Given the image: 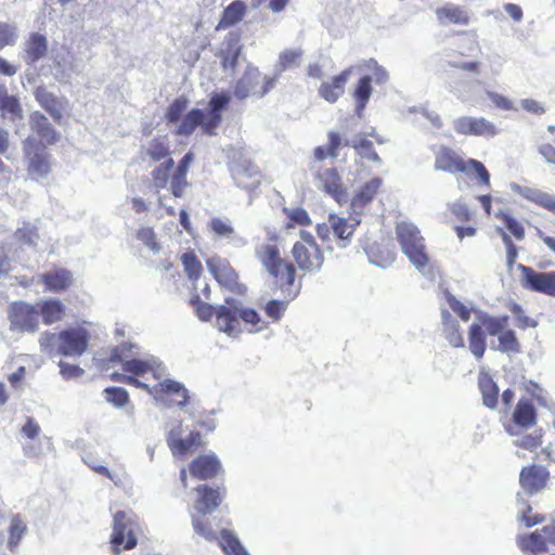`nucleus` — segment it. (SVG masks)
Wrapping results in <instances>:
<instances>
[{
  "label": "nucleus",
  "instance_id": "obj_29",
  "mask_svg": "<svg viewBox=\"0 0 555 555\" xmlns=\"http://www.w3.org/2000/svg\"><path fill=\"white\" fill-rule=\"evenodd\" d=\"M513 421L518 427L531 428L537 423L534 406L528 400H519L513 413Z\"/></svg>",
  "mask_w": 555,
  "mask_h": 555
},
{
  "label": "nucleus",
  "instance_id": "obj_64",
  "mask_svg": "<svg viewBox=\"0 0 555 555\" xmlns=\"http://www.w3.org/2000/svg\"><path fill=\"white\" fill-rule=\"evenodd\" d=\"M186 186V175L175 171L170 181V189L172 195L175 197H182Z\"/></svg>",
  "mask_w": 555,
  "mask_h": 555
},
{
  "label": "nucleus",
  "instance_id": "obj_56",
  "mask_svg": "<svg viewBox=\"0 0 555 555\" xmlns=\"http://www.w3.org/2000/svg\"><path fill=\"white\" fill-rule=\"evenodd\" d=\"M191 305L195 308L197 317L203 321L209 320L214 314L216 315V308L218 306L203 302L198 295L191 298Z\"/></svg>",
  "mask_w": 555,
  "mask_h": 555
},
{
  "label": "nucleus",
  "instance_id": "obj_22",
  "mask_svg": "<svg viewBox=\"0 0 555 555\" xmlns=\"http://www.w3.org/2000/svg\"><path fill=\"white\" fill-rule=\"evenodd\" d=\"M30 128L36 132L40 139L47 144H54L60 140V132L56 131L49 119L40 112H34L30 115Z\"/></svg>",
  "mask_w": 555,
  "mask_h": 555
},
{
  "label": "nucleus",
  "instance_id": "obj_12",
  "mask_svg": "<svg viewBox=\"0 0 555 555\" xmlns=\"http://www.w3.org/2000/svg\"><path fill=\"white\" fill-rule=\"evenodd\" d=\"M210 273L218 283L229 291L244 295L247 287L238 282V275L225 259L212 258L207 261Z\"/></svg>",
  "mask_w": 555,
  "mask_h": 555
},
{
  "label": "nucleus",
  "instance_id": "obj_6",
  "mask_svg": "<svg viewBox=\"0 0 555 555\" xmlns=\"http://www.w3.org/2000/svg\"><path fill=\"white\" fill-rule=\"evenodd\" d=\"M27 175L36 182L46 180L51 172V155L46 147L38 143L34 137H28L22 144Z\"/></svg>",
  "mask_w": 555,
  "mask_h": 555
},
{
  "label": "nucleus",
  "instance_id": "obj_46",
  "mask_svg": "<svg viewBox=\"0 0 555 555\" xmlns=\"http://www.w3.org/2000/svg\"><path fill=\"white\" fill-rule=\"evenodd\" d=\"M241 54L237 37H229L228 49L223 52L222 66L224 69H234Z\"/></svg>",
  "mask_w": 555,
  "mask_h": 555
},
{
  "label": "nucleus",
  "instance_id": "obj_59",
  "mask_svg": "<svg viewBox=\"0 0 555 555\" xmlns=\"http://www.w3.org/2000/svg\"><path fill=\"white\" fill-rule=\"evenodd\" d=\"M230 94L228 92L214 93L208 102V111L221 114L230 103Z\"/></svg>",
  "mask_w": 555,
  "mask_h": 555
},
{
  "label": "nucleus",
  "instance_id": "obj_57",
  "mask_svg": "<svg viewBox=\"0 0 555 555\" xmlns=\"http://www.w3.org/2000/svg\"><path fill=\"white\" fill-rule=\"evenodd\" d=\"M517 505L519 509V518L526 524L527 527H532L534 525L541 524L544 520V517L541 515H535L533 518L527 515V513L531 511V507L524 499L520 498L519 494L517 496Z\"/></svg>",
  "mask_w": 555,
  "mask_h": 555
},
{
  "label": "nucleus",
  "instance_id": "obj_9",
  "mask_svg": "<svg viewBox=\"0 0 555 555\" xmlns=\"http://www.w3.org/2000/svg\"><path fill=\"white\" fill-rule=\"evenodd\" d=\"M10 330L15 333H35L39 328L37 305L26 301L13 302L8 310Z\"/></svg>",
  "mask_w": 555,
  "mask_h": 555
},
{
  "label": "nucleus",
  "instance_id": "obj_36",
  "mask_svg": "<svg viewBox=\"0 0 555 555\" xmlns=\"http://www.w3.org/2000/svg\"><path fill=\"white\" fill-rule=\"evenodd\" d=\"M0 111L10 115L12 121L23 118L18 99L15 95H10L4 85H0Z\"/></svg>",
  "mask_w": 555,
  "mask_h": 555
},
{
  "label": "nucleus",
  "instance_id": "obj_1",
  "mask_svg": "<svg viewBox=\"0 0 555 555\" xmlns=\"http://www.w3.org/2000/svg\"><path fill=\"white\" fill-rule=\"evenodd\" d=\"M240 320L251 326L249 332L255 333L263 331L268 325L255 309L245 307L237 298L227 297L224 304L216 308V327L220 332L238 336L242 333Z\"/></svg>",
  "mask_w": 555,
  "mask_h": 555
},
{
  "label": "nucleus",
  "instance_id": "obj_53",
  "mask_svg": "<svg viewBox=\"0 0 555 555\" xmlns=\"http://www.w3.org/2000/svg\"><path fill=\"white\" fill-rule=\"evenodd\" d=\"M188 106V100L184 96L177 98L167 108L166 118L168 122H177Z\"/></svg>",
  "mask_w": 555,
  "mask_h": 555
},
{
  "label": "nucleus",
  "instance_id": "obj_39",
  "mask_svg": "<svg viewBox=\"0 0 555 555\" xmlns=\"http://www.w3.org/2000/svg\"><path fill=\"white\" fill-rule=\"evenodd\" d=\"M491 348L502 353H517L520 351V344L516 333L506 327L498 335V345L492 344Z\"/></svg>",
  "mask_w": 555,
  "mask_h": 555
},
{
  "label": "nucleus",
  "instance_id": "obj_18",
  "mask_svg": "<svg viewBox=\"0 0 555 555\" xmlns=\"http://www.w3.org/2000/svg\"><path fill=\"white\" fill-rule=\"evenodd\" d=\"M546 469L537 465L524 467L519 476V482L522 489L529 494H534L543 489L546 483Z\"/></svg>",
  "mask_w": 555,
  "mask_h": 555
},
{
  "label": "nucleus",
  "instance_id": "obj_55",
  "mask_svg": "<svg viewBox=\"0 0 555 555\" xmlns=\"http://www.w3.org/2000/svg\"><path fill=\"white\" fill-rule=\"evenodd\" d=\"M284 300H278V299H271L266 306H264V312L266 314L271 318L274 321H278L283 315L284 311L286 310L288 301L292 299H288L285 294H283Z\"/></svg>",
  "mask_w": 555,
  "mask_h": 555
},
{
  "label": "nucleus",
  "instance_id": "obj_35",
  "mask_svg": "<svg viewBox=\"0 0 555 555\" xmlns=\"http://www.w3.org/2000/svg\"><path fill=\"white\" fill-rule=\"evenodd\" d=\"M372 77L371 76H363L358 81V85L354 89L353 96L356 99L357 105H356V113L358 117H362V113L372 95L373 89H372Z\"/></svg>",
  "mask_w": 555,
  "mask_h": 555
},
{
  "label": "nucleus",
  "instance_id": "obj_40",
  "mask_svg": "<svg viewBox=\"0 0 555 555\" xmlns=\"http://www.w3.org/2000/svg\"><path fill=\"white\" fill-rule=\"evenodd\" d=\"M469 350L476 359H481L486 350V337L482 327L473 323L468 331Z\"/></svg>",
  "mask_w": 555,
  "mask_h": 555
},
{
  "label": "nucleus",
  "instance_id": "obj_34",
  "mask_svg": "<svg viewBox=\"0 0 555 555\" xmlns=\"http://www.w3.org/2000/svg\"><path fill=\"white\" fill-rule=\"evenodd\" d=\"M478 386L482 396L483 404L489 409H495L499 399V387L488 375H480Z\"/></svg>",
  "mask_w": 555,
  "mask_h": 555
},
{
  "label": "nucleus",
  "instance_id": "obj_2",
  "mask_svg": "<svg viewBox=\"0 0 555 555\" xmlns=\"http://www.w3.org/2000/svg\"><path fill=\"white\" fill-rule=\"evenodd\" d=\"M255 256L264 270L276 279L282 294L288 299H294L299 294L300 284L295 285V268L281 257L278 246L262 244L256 247Z\"/></svg>",
  "mask_w": 555,
  "mask_h": 555
},
{
  "label": "nucleus",
  "instance_id": "obj_62",
  "mask_svg": "<svg viewBox=\"0 0 555 555\" xmlns=\"http://www.w3.org/2000/svg\"><path fill=\"white\" fill-rule=\"evenodd\" d=\"M201 517L202 516L198 514H195V513L192 514V524H193L195 532L208 541L219 540V537L217 535V533L214 530H211L210 528H207L203 524Z\"/></svg>",
  "mask_w": 555,
  "mask_h": 555
},
{
  "label": "nucleus",
  "instance_id": "obj_15",
  "mask_svg": "<svg viewBox=\"0 0 555 555\" xmlns=\"http://www.w3.org/2000/svg\"><path fill=\"white\" fill-rule=\"evenodd\" d=\"M198 498L195 501V514L205 516L216 509L223 498V492L220 488H211L207 485H201L196 488Z\"/></svg>",
  "mask_w": 555,
  "mask_h": 555
},
{
  "label": "nucleus",
  "instance_id": "obj_37",
  "mask_svg": "<svg viewBox=\"0 0 555 555\" xmlns=\"http://www.w3.org/2000/svg\"><path fill=\"white\" fill-rule=\"evenodd\" d=\"M345 145H351L362 158H366L378 165L382 164L380 157L374 151L373 143L363 138L362 134L356 135L351 141L346 140Z\"/></svg>",
  "mask_w": 555,
  "mask_h": 555
},
{
  "label": "nucleus",
  "instance_id": "obj_52",
  "mask_svg": "<svg viewBox=\"0 0 555 555\" xmlns=\"http://www.w3.org/2000/svg\"><path fill=\"white\" fill-rule=\"evenodd\" d=\"M39 345L40 350L50 356H56L57 353V345H59V338L57 334L44 332L39 337Z\"/></svg>",
  "mask_w": 555,
  "mask_h": 555
},
{
  "label": "nucleus",
  "instance_id": "obj_14",
  "mask_svg": "<svg viewBox=\"0 0 555 555\" xmlns=\"http://www.w3.org/2000/svg\"><path fill=\"white\" fill-rule=\"evenodd\" d=\"M292 255L298 268L304 272H314L322 268L324 257L320 247L294 245Z\"/></svg>",
  "mask_w": 555,
  "mask_h": 555
},
{
  "label": "nucleus",
  "instance_id": "obj_28",
  "mask_svg": "<svg viewBox=\"0 0 555 555\" xmlns=\"http://www.w3.org/2000/svg\"><path fill=\"white\" fill-rule=\"evenodd\" d=\"M48 51V39L39 33L30 34L25 42V53L27 63H36L42 59Z\"/></svg>",
  "mask_w": 555,
  "mask_h": 555
},
{
  "label": "nucleus",
  "instance_id": "obj_51",
  "mask_svg": "<svg viewBox=\"0 0 555 555\" xmlns=\"http://www.w3.org/2000/svg\"><path fill=\"white\" fill-rule=\"evenodd\" d=\"M105 399L107 402L117 408L126 405L129 401V395L125 388L121 387H107L105 390Z\"/></svg>",
  "mask_w": 555,
  "mask_h": 555
},
{
  "label": "nucleus",
  "instance_id": "obj_32",
  "mask_svg": "<svg viewBox=\"0 0 555 555\" xmlns=\"http://www.w3.org/2000/svg\"><path fill=\"white\" fill-rule=\"evenodd\" d=\"M73 275L66 269H59L41 275L47 289L51 292H61L66 289L72 283Z\"/></svg>",
  "mask_w": 555,
  "mask_h": 555
},
{
  "label": "nucleus",
  "instance_id": "obj_25",
  "mask_svg": "<svg viewBox=\"0 0 555 555\" xmlns=\"http://www.w3.org/2000/svg\"><path fill=\"white\" fill-rule=\"evenodd\" d=\"M437 20L441 25L456 24L468 25L470 20L467 11L460 5L447 3L436 10Z\"/></svg>",
  "mask_w": 555,
  "mask_h": 555
},
{
  "label": "nucleus",
  "instance_id": "obj_41",
  "mask_svg": "<svg viewBox=\"0 0 555 555\" xmlns=\"http://www.w3.org/2000/svg\"><path fill=\"white\" fill-rule=\"evenodd\" d=\"M27 532V525L20 515H13L11 517V524L9 527V539L8 548L14 552L20 545L23 537Z\"/></svg>",
  "mask_w": 555,
  "mask_h": 555
},
{
  "label": "nucleus",
  "instance_id": "obj_44",
  "mask_svg": "<svg viewBox=\"0 0 555 555\" xmlns=\"http://www.w3.org/2000/svg\"><path fill=\"white\" fill-rule=\"evenodd\" d=\"M519 546L525 552H531L534 554L546 552V541L542 534L538 531L532 532L529 535L519 539Z\"/></svg>",
  "mask_w": 555,
  "mask_h": 555
},
{
  "label": "nucleus",
  "instance_id": "obj_58",
  "mask_svg": "<svg viewBox=\"0 0 555 555\" xmlns=\"http://www.w3.org/2000/svg\"><path fill=\"white\" fill-rule=\"evenodd\" d=\"M221 119V114L210 111H207V113L204 112L203 122L201 124L203 132L208 135H215L216 129L219 127Z\"/></svg>",
  "mask_w": 555,
  "mask_h": 555
},
{
  "label": "nucleus",
  "instance_id": "obj_7",
  "mask_svg": "<svg viewBox=\"0 0 555 555\" xmlns=\"http://www.w3.org/2000/svg\"><path fill=\"white\" fill-rule=\"evenodd\" d=\"M275 80L276 76L262 77L257 67L248 65L243 77L234 87V95L238 100H244L249 95H257L261 98L274 87Z\"/></svg>",
  "mask_w": 555,
  "mask_h": 555
},
{
  "label": "nucleus",
  "instance_id": "obj_31",
  "mask_svg": "<svg viewBox=\"0 0 555 555\" xmlns=\"http://www.w3.org/2000/svg\"><path fill=\"white\" fill-rule=\"evenodd\" d=\"M247 7L242 0H234L223 11L217 29H225L236 25L246 14Z\"/></svg>",
  "mask_w": 555,
  "mask_h": 555
},
{
  "label": "nucleus",
  "instance_id": "obj_61",
  "mask_svg": "<svg viewBox=\"0 0 555 555\" xmlns=\"http://www.w3.org/2000/svg\"><path fill=\"white\" fill-rule=\"evenodd\" d=\"M16 238L23 245L35 246L38 241V233L34 227L25 225L15 233Z\"/></svg>",
  "mask_w": 555,
  "mask_h": 555
},
{
  "label": "nucleus",
  "instance_id": "obj_11",
  "mask_svg": "<svg viewBox=\"0 0 555 555\" xmlns=\"http://www.w3.org/2000/svg\"><path fill=\"white\" fill-rule=\"evenodd\" d=\"M57 353L65 357H79L88 348L89 335L85 328H67L57 334Z\"/></svg>",
  "mask_w": 555,
  "mask_h": 555
},
{
  "label": "nucleus",
  "instance_id": "obj_3",
  "mask_svg": "<svg viewBox=\"0 0 555 555\" xmlns=\"http://www.w3.org/2000/svg\"><path fill=\"white\" fill-rule=\"evenodd\" d=\"M434 166L437 171L452 175L462 172L472 180H477L479 185L490 186V173L481 162L473 158L464 160L448 146L441 145L435 152Z\"/></svg>",
  "mask_w": 555,
  "mask_h": 555
},
{
  "label": "nucleus",
  "instance_id": "obj_42",
  "mask_svg": "<svg viewBox=\"0 0 555 555\" xmlns=\"http://www.w3.org/2000/svg\"><path fill=\"white\" fill-rule=\"evenodd\" d=\"M204 111L199 108H192L183 118L179 125L176 134L178 135H190L194 130L203 122Z\"/></svg>",
  "mask_w": 555,
  "mask_h": 555
},
{
  "label": "nucleus",
  "instance_id": "obj_63",
  "mask_svg": "<svg viewBox=\"0 0 555 555\" xmlns=\"http://www.w3.org/2000/svg\"><path fill=\"white\" fill-rule=\"evenodd\" d=\"M284 211L286 216L289 218V220L299 225L311 224V219L309 217L308 211L301 207L284 208Z\"/></svg>",
  "mask_w": 555,
  "mask_h": 555
},
{
  "label": "nucleus",
  "instance_id": "obj_20",
  "mask_svg": "<svg viewBox=\"0 0 555 555\" xmlns=\"http://www.w3.org/2000/svg\"><path fill=\"white\" fill-rule=\"evenodd\" d=\"M328 222L331 224L333 234L339 240V247H346V242L350 241L354 229L360 224V215L351 217V222H348L346 218L331 214L328 216Z\"/></svg>",
  "mask_w": 555,
  "mask_h": 555
},
{
  "label": "nucleus",
  "instance_id": "obj_43",
  "mask_svg": "<svg viewBox=\"0 0 555 555\" xmlns=\"http://www.w3.org/2000/svg\"><path fill=\"white\" fill-rule=\"evenodd\" d=\"M219 544L228 555H248L237 537L231 531L222 530L220 532Z\"/></svg>",
  "mask_w": 555,
  "mask_h": 555
},
{
  "label": "nucleus",
  "instance_id": "obj_26",
  "mask_svg": "<svg viewBox=\"0 0 555 555\" xmlns=\"http://www.w3.org/2000/svg\"><path fill=\"white\" fill-rule=\"evenodd\" d=\"M36 305L46 325L60 322L65 314V305L59 299H43Z\"/></svg>",
  "mask_w": 555,
  "mask_h": 555
},
{
  "label": "nucleus",
  "instance_id": "obj_17",
  "mask_svg": "<svg viewBox=\"0 0 555 555\" xmlns=\"http://www.w3.org/2000/svg\"><path fill=\"white\" fill-rule=\"evenodd\" d=\"M352 67L344 69L331 81H323L319 88V94L328 103H336L345 92V86L352 74Z\"/></svg>",
  "mask_w": 555,
  "mask_h": 555
},
{
  "label": "nucleus",
  "instance_id": "obj_45",
  "mask_svg": "<svg viewBox=\"0 0 555 555\" xmlns=\"http://www.w3.org/2000/svg\"><path fill=\"white\" fill-rule=\"evenodd\" d=\"M175 166V160L172 158H167L163 163H160L153 171L152 178L153 183L156 189L166 188L169 179V175Z\"/></svg>",
  "mask_w": 555,
  "mask_h": 555
},
{
  "label": "nucleus",
  "instance_id": "obj_24",
  "mask_svg": "<svg viewBox=\"0 0 555 555\" xmlns=\"http://www.w3.org/2000/svg\"><path fill=\"white\" fill-rule=\"evenodd\" d=\"M383 180L380 178H373L367 181L351 201V209L353 215H360L363 208L372 202L377 191L379 190Z\"/></svg>",
  "mask_w": 555,
  "mask_h": 555
},
{
  "label": "nucleus",
  "instance_id": "obj_30",
  "mask_svg": "<svg viewBox=\"0 0 555 555\" xmlns=\"http://www.w3.org/2000/svg\"><path fill=\"white\" fill-rule=\"evenodd\" d=\"M477 318L481 325L483 326L487 334L490 336H498L502 333L507 326L509 317L507 314L501 315H491L483 311H477Z\"/></svg>",
  "mask_w": 555,
  "mask_h": 555
},
{
  "label": "nucleus",
  "instance_id": "obj_33",
  "mask_svg": "<svg viewBox=\"0 0 555 555\" xmlns=\"http://www.w3.org/2000/svg\"><path fill=\"white\" fill-rule=\"evenodd\" d=\"M36 100L42 108H44L51 117L59 121L62 118V106L56 96L43 87H38L35 91Z\"/></svg>",
  "mask_w": 555,
  "mask_h": 555
},
{
  "label": "nucleus",
  "instance_id": "obj_16",
  "mask_svg": "<svg viewBox=\"0 0 555 555\" xmlns=\"http://www.w3.org/2000/svg\"><path fill=\"white\" fill-rule=\"evenodd\" d=\"M317 179L318 188L325 191L337 203L347 202V193L341 186L340 177L335 168H327L323 172L318 173Z\"/></svg>",
  "mask_w": 555,
  "mask_h": 555
},
{
  "label": "nucleus",
  "instance_id": "obj_21",
  "mask_svg": "<svg viewBox=\"0 0 555 555\" xmlns=\"http://www.w3.org/2000/svg\"><path fill=\"white\" fill-rule=\"evenodd\" d=\"M509 188L514 193H517L526 199L533 202L555 214V195L543 192L539 189L521 186L517 183H511Z\"/></svg>",
  "mask_w": 555,
  "mask_h": 555
},
{
  "label": "nucleus",
  "instance_id": "obj_19",
  "mask_svg": "<svg viewBox=\"0 0 555 555\" xmlns=\"http://www.w3.org/2000/svg\"><path fill=\"white\" fill-rule=\"evenodd\" d=\"M221 469V463L216 454H206L196 457L190 465L191 474L198 479H211Z\"/></svg>",
  "mask_w": 555,
  "mask_h": 555
},
{
  "label": "nucleus",
  "instance_id": "obj_47",
  "mask_svg": "<svg viewBox=\"0 0 555 555\" xmlns=\"http://www.w3.org/2000/svg\"><path fill=\"white\" fill-rule=\"evenodd\" d=\"M406 112L408 114L414 115V117L412 118L413 124L418 122L417 115L420 114L426 120H428L434 128L440 129L443 126L440 115L435 111H429L425 106H410Z\"/></svg>",
  "mask_w": 555,
  "mask_h": 555
},
{
  "label": "nucleus",
  "instance_id": "obj_23",
  "mask_svg": "<svg viewBox=\"0 0 555 555\" xmlns=\"http://www.w3.org/2000/svg\"><path fill=\"white\" fill-rule=\"evenodd\" d=\"M147 158L153 163L171 158L169 141L166 137L155 138L141 147V159L145 162Z\"/></svg>",
  "mask_w": 555,
  "mask_h": 555
},
{
  "label": "nucleus",
  "instance_id": "obj_38",
  "mask_svg": "<svg viewBox=\"0 0 555 555\" xmlns=\"http://www.w3.org/2000/svg\"><path fill=\"white\" fill-rule=\"evenodd\" d=\"M154 391L155 393L163 392L181 396L182 400L178 402L180 408H184L188 404L189 391L181 383L177 380L165 378L154 386Z\"/></svg>",
  "mask_w": 555,
  "mask_h": 555
},
{
  "label": "nucleus",
  "instance_id": "obj_4",
  "mask_svg": "<svg viewBox=\"0 0 555 555\" xmlns=\"http://www.w3.org/2000/svg\"><path fill=\"white\" fill-rule=\"evenodd\" d=\"M134 349H138V346L132 343L116 346L111 350L107 362L112 364L120 362L125 372L134 375L152 372L155 378L160 379L166 374L165 366L153 356L144 359L131 358L137 354Z\"/></svg>",
  "mask_w": 555,
  "mask_h": 555
},
{
  "label": "nucleus",
  "instance_id": "obj_8",
  "mask_svg": "<svg viewBox=\"0 0 555 555\" xmlns=\"http://www.w3.org/2000/svg\"><path fill=\"white\" fill-rule=\"evenodd\" d=\"M135 522L133 515L118 511L113 517V532L111 535L112 551L119 554L122 550L133 548L138 541L134 535Z\"/></svg>",
  "mask_w": 555,
  "mask_h": 555
},
{
  "label": "nucleus",
  "instance_id": "obj_60",
  "mask_svg": "<svg viewBox=\"0 0 555 555\" xmlns=\"http://www.w3.org/2000/svg\"><path fill=\"white\" fill-rule=\"evenodd\" d=\"M17 34L14 26L0 22V49L13 46L16 42Z\"/></svg>",
  "mask_w": 555,
  "mask_h": 555
},
{
  "label": "nucleus",
  "instance_id": "obj_50",
  "mask_svg": "<svg viewBox=\"0 0 555 555\" xmlns=\"http://www.w3.org/2000/svg\"><path fill=\"white\" fill-rule=\"evenodd\" d=\"M495 217L503 220L505 227L517 240H522L525 237L524 227L507 211L499 210L495 212Z\"/></svg>",
  "mask_w": 555,
  "mask_h": 555
},
{
  "label": "nucleus",
  "instance_id": "obj_54",
  "mask_svg": "<svg viewBox=\"0 0 555 555\" xmlns=\"http://www.w3.org/2000/svg\"><path fill=\"white\" fill-rule=\"evenodd\" d=\"M186 274L191 279H198L202 271V263L193 253H184L181 256Z\"/></svg>",
  "mask_w": 555,
  "mask_h": 555
},
{
  "label": "nucleus",
  "instance_id": "obj_48",
  "mask_svg": "<svg viewBox=\"0 0 555 555\" xmlns=\"http://www.w3.org/2000/svg\"><path fill=\"white\" fill-rule=\"evenodd\" d=\"M183 426L181 422L176 426L172 427L167 436V443L170 447L173 454L176 453H185V447L182 442L183 438Z\"/></svg>",
  "mask_w": 555,
  "mask_h": 555
},
{
  "label": "nucleus",
  "instance_id": "obj_49",
  "mask_svg": "<svg viewBox=\"0 0 555 555\" xmlns=\"http://www.w3.org/2000/svg\"><path fill=\"white\" fill-rule=\"evenodd\" d=\"M135 236L154 254H158L160 251V245L156 241V234L151 227H141L137 231Z\"/></svg>",
  "mask_w": 555,
  "mask_h": 555
},
{
  "label": "nucleus",
  "instance_id": "obj_5",
  "mask_svg": "<svg viewBox=\"0 0 555 555\" xmlns=\"http://www.w3.org/2000/svg\"><path fill=\"white\" fill-rule=\"evenodd\" d=\"M397 240L402 253L406 256L415 269L425 274V268L429 263L425 240L415 224L401 221L396 227Z\"/></svg>",
  "mask_w": 555,
  "mask_h": 555
},
{
  "label": "nucleus",
  "instance_id": "obj_10",
  "mask_svg": "<svg viewBox=\"0 0 555 555\" xmlns=\"http://www.w3.org/2000/svg\"><path fill=\"white\" fill-rule=\"evenodd\" d=\"M524 288L555 297V271L537 272L532 268L518 264Z\"/></svg>",
  "mask_w": 555,
  "mask_h": 555
},
{
  "label": "nucleus",
  "instance_id": "obj_27",
  "mask_svg": "<svg viewBox=\"0 0 555 555\" xmlns=\"http://www.w3.org/2000/svg\"><path fill=\"white\" fill-rule=\"evenodd\" d=\"M208 228L219 238H227L231 243L241 246H244L247 243L245 238L236 234L231 221L228 219L214 217L209 221Z\"/></svg>",
  "mask_w": 555,
  "mask_h": 555
},
{
  "label": "nucleus",
  "instance_id": "obj_13",
  "mask_svg": "<svg viewBox=\"0 0 555 555\" xmlns=\"http://www.w3.org/2000/svg\"><path fill=\"white\" fill-rule=\"evenodd\" d=\"M453 129L459 134L489 137L499 133L495 125L485 117L462 116L453 120Z\"/></svg>",
  "mask_w": 555,
  "mask_h": 555
}]
</instances>
